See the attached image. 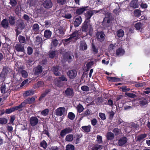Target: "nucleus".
Returning a JSON list of instances; mask_svg holds the SVG:
<instances>
[{"instance_id":"f257e3e1","label":"nucleus","mask_w":150,"mask_h":150,"mask_svg":"<svg viewBox=\"0 0 150 150\" xmlns=\"http://www.w3.org/2000/svg\"><path fill=\"white\" fill-rule=\"evenodd\" d=\"M82 30L83 31L86 32V35L89 34L91 36L93 30L89 21H85L82 26Z\"/></svg>"},{"instance_id":"f03ea898","label":"nucleus","mask_w":150,"mask_h":150,"mask_svg":"<svg viewBox=\"0 0 150 150\" xmlns=\"http://www.w3.org/2000/svg\"><path fill=\"white\" fill-rule=\"evenodd\" d=\"M104 11V9L103 8V9H101L98 11L91 10L87 11L85 13V15L86 18L85 21H89V22H90V19L93 14L99 12L103 13H104L103 11Z\"/></svg>"},{"instance_id":"7ed1b4c3","label":"nucleus","mask_w":150,"mask_h":150,"mask_svg":"<svg viewBox=\"0 0 150 150\" xmlns=\"http://www.w3.org/2000/svg\"><path fill=\"white\" fill-rule=\"evenodd\" d=\"M11 70L7 67H4L3 69V71L0 74V77L4 78L9 74Z\"/></svg>"},{"instance_id":"20e7f679","label":"nucleus","mask_w":150,"mask_h":150,"mask_svg":"<svg viewBox=\"0 0 150 150\" xmlns=\"http://www.w3.org/2000/svg\"><path fill=\"white\" fill-rule=\"evenodd\" d=\"M73 130V129L72 128L67 127L61 131L60 135L61 137H63L66 134L72 132Z\"/></svg>"},{"instance_id":"39448f33","label":"nucleus","mask_w":150,"mask_h":150,"mask_svg":"<svg viewBox=\"0 0 150 150\" xmlns=\"http://www.w3.org/2000/svg\"><path fill=\"white\" fill-rule=\"evenodd\" d=\"M105 17L104 18L102 24L104 25L106 23H110V21L111 20V14L109 12H107L105 14Z\"/></svg>"},{"instance_id":"423d86ee","label":"nucleus","mask_w":150,"mask_h":150,"mask_svg":"<svg viewBox=\"0 0 150 150\" xmlns=\"http://www.w3.org/2000/svg\"><path fill=\"white\" fill-rule=\"evenodd\" d=\"M98 40L100 42L103 41L105 39V35L102 32H98L96 35Z\"/></svg>"},{"instance_id":"0eeeda50","label":"nucleus","mask_w":150,"mask_h":150,"mask_svg":"<svg viewBox=\"0 0 150 150\" xmlns=\"http://www.w3.org/2000/svg\"><path fill=\"white\" fill-rule=\"evenodd\" d=\"M74 92L73 89L69 88H67L65 91L64 95L66 96L71 97L73 96Z\"/></svg>"},{"instance_id":"6e6552de","label":"nucleus","mask_w":150,"mask_h":150,"mask_svg":"<svg viewBox=\"0 0 150 150\" xmlns=\"http://www.w3.org/2000/svg\"><path fill=\"white\" fill-rule=\"evenodd\" d=\"M65 109L64 107H60L55 110L56 115L58 116H62L64 114Z\"/></svg>"},{"instance_id":"1a4fd4ad","label":"nucleus","mask_w":150,"mask_h":150,"mask_svg":"<svg viewBox=\"0 0 150 150\" xmlns=\"http://www.w3.org/2000/svg\"><path fill=\"white\" fill-rule=\"evenodd\" d=\"M67 74L69 78L71 79H73L76 76L77 72L75 70H72L68 71Z\"/></svg>"},{"instance_id":"9d476101","label":"nucleus","mask_w":150,"mask_h":150,"mask_svg":"<svg viewBox=\"0 0 150 150\" xmlns=\"http://www.w3.org/2000/svg\"><path fill=\"white\" fill-rule=\"evenodd\" d=\"M30 122L32 126H34L37 124L38 122V120L35 117H32L30 119Z\"/></svg>"},{"instance_id":"9b49d317","label":"nucleus","mask_w":150,"mask_h":150,"mask_svg":"<svg viewBox=\"0 0 150 150\" xmlns=\"http://www.w3.org/2000/svg\"><path fill=\"white\" fill-rule=\"evenodd\" d=\"M40 27L37 23L34 24L32 26V32L35 34H38L39 33Z\"/></svg>"},{"instance_id":"f8f14e48","label":"nucleus","mask_w":150,"mask_h":150,"mask_svg":"<svg viewBox=\"0 0 150 150\" xmlns=\"http://www.w3.org/2000/svg\"><path fill=\"white\" fill-rule=\"evenodd\" d=\"M16 50L18 52H24L25 50L23 45L19 43L17 44L15 46Z\"/></svg>"},{"instance_id":"ddd939ff","label":"nucleus","mask_w":150,"mask_h":150,"mask_svg":"<svg viewBox=\"0 0 150 150\" xmlns=\"http://www.w3.org/2000/svg\"><path fill=\"white\" fill-rule=\"evenodd\" d=\"M18 73L21 74L22 77L24 78H26L28 76L27 72L21 67H19L18 68Z\"/></svg>"},{"instance_id":"4468645a","label":"nucleus","mask_w":150,"mask_h":150,"mask_svg":"<svg viewBox=\"0 0 150 150\" xmlns=\"http://www.w3.org/2000/svg\"><path fill=\"white\" fill-rule=\"evenodd\" d=\"M127 139L126 137H122L118 140L117 145L120 146H122L127 143Z\"/></svg>"},{"instance_id":"2eb2a0df","label":"nucleus","mask_w":150,"mask_h":150,"mask_svg":"<svg viewBox=\"0 0 150 150\" xmlns=\"http://www.w3.org/2000/svg\"><path fill=\"white\" fill-rule=\"evenodd\" d=\"M65 31L64 29L62 27H59L57 28L55 30V33L58 36L61 35H64Z\"/></svg>"},{"instance_id":"dca6fc26","label":"nucleus","mask_w":150,"mask_h":150,"mask_svg":"<svg viewBox=\"0 0 150 150\" xmlns=\"http://www.w3.org/2000/svg\"><path fill=\"white\" fill-rule=\"evenodd\" d=\"M52 71L54 74L56 76H58L61 74L59 71L61 70V68L58 66H54L52 69Z\"/></svg>"},{"instance_id":"f3484780","label":"nucleus","mask_w":150,"mask_h":150,"mask_svg":"<svg viewBox=\"0 0 150 150\" xmlns=\"http://www.w3.org/2000/svg\"><path fill=\"white\" fill-rule=\"evenodd\" d=\"M139 104L141 106H143L147 105L148 103V101L146 98H139Z\"/></svg>"},{"instance_id":"a211bd4d","label":"nucleus","mask_w":150,"mask_h":150,"mask_svg":"<svg viewBox=\"0 0 150 150\" xmlns=\"http://www.w3.org/2000/svg\"><path fill=\"white\" fill-rule=\"evenodd\" d=\"M82 19L80 16H78L75 18L74 22V25L75 27H78L81 24Z\"/></svg>"},{"instance_id":"6ab92c4d","label":"nucleus","mask_w":150,"mask_h":150,"mask_svg":"<svg viewBox=\"0 0 150 150\" xmlns=\"http://www.w3.org/2000/svg\"><path fill=\"white\" fill-rule=\"evenodd\" d=\"M52 3L50 0H46L43 4V6L46 8H49L52 6Z\"/></svg>"},{"instance_id":"aec40b11","label":"nucleus","mask_w":150,"mask_h":150,"mask_svg":"<svg viewBox=\"0 0 150 150\" xmlns=\"http://www.w3.org/2000/svg\"><path fill=\"white\" fill-rule=\"evenodd\" d=\"M16 25L17 29L22 30L25 27L23 21L21 20H19L18 21Z\"/></svg>"},{"instance_id":"412c9836","label":"nucleus","mask_w":150,"mask_h":150,"mask_svg":"<svg viewBox=\"0 0 150 150\" xmlns=\"http://www.w3.org/2000/svg\"><path fill=\"white\" fill-rule=\"evenodd\" d=\"M35 100V98L32 97L31 98H28L25 100L22 103H24L25 106L26 104H30L34 103Z\"/></svg>"},{"instance_id":"4be33fe9","label":"nucleus","mask_w":150,"mask_h":150,"mask_svg":"<svg viewBox=\"0 0 150 150\" xmlns=\"http://www.w3.org/2000/svg\"><path fill=\"white\" fill-rule=\"evenodd\" d=\"M87 48V46L85 42L84 41H81L79 47L80 50H86Z\"/></svg>"},{"instance_id":"5701e85b","label":"nucleus","mask_w":150,"mask_h":150,"mask_svg":"<svg viewBox=\"0 0 150 150\" xmlns=\"http://www.w3.org/2000/svg\"><path fill=\"white\" fill-rule=\"evenodd\" d=\"M42 71V67L40 65H38L35 69V75H39L41 74Z\"/></svg>"},{"instance_id":"b1692460","label":"nucleus","mask_w":150,"mask_h":150,"mask_svg":"<svg viewBox=\"0 0 150 150\" xmlns=\"http://www.w3.org/2000/svg\"><path fill=\"white\" fill-rule=\"evenodd\" d=\"M34 93V91L33 90H29L25 92L23 95L24 97H27L30 96H32Z\"/></svg>"},{"instance_id":"393cba45","label":"nucleus","mask_w":150,"mask_h":150,"mask_svg":"<svg viewBox=\"0 0 150 150\" xmlns=\"http://www.w3.org/2000/svg\"><path fill=\"white\" fill-rule=\"evenodd\" d=\"M79 35L78 31L76 30L71 35L70 37L73 39L72 41L73 42L76 40L77 39Z\"/></svg>"},{"instance_id":"a878e982","label":"nucleus","mask_w":150,"mask_h":150,"mask_svg":"<svg viewBox=\"0 0 150 150\" xmlns=\"http://www.w3.org/2000/svg\"><path fill=\"white\" fill-rule=\"evenodd\" d=\"M81 128L83 132L88 133L90 131L91 127V126L89 125L88 126H83Z\"/></svg>"},{"instance_id":"bb28decb","label":"nucleus","mask_w":150,"mask_h":150,"mask_svg":"<svg viewBox=\"0 0 150 150\" xmlns=\"http://www.w3.org/2000/svg\"><path fill=\"white\" fill-rule=\"evenodd\" d=\"M1 24L4 28H7L8 27L9 24L8 21L6 19H4L2 21Z\"/></svg>"},{"instance_id":"cd10ccee","label":"nucleus","mask_w":150,"mask_h":150,"mask_svg":"<svg viewBox=\"0 0 150 150\" xmlns=\"http://www.w3.org/2000/svg\"><path fill=\"white\" fill-rule=\"evenodd\" d=\"M125 53L124 50L122 48H119L116 51V54L118 56H121L123 55Z\"/></svg>"},{"instance_id":"c85d7f7f","label":"nucleus","mask_w":150,"mask_h":150,"mask_svg":"<svg viewBox=\"0 0 150 150\" xmlns=\"http://www.w3.org/2000/svg\"><path fill=\"white\" fill-rule=\"evenodd\" d=\"M130 6L131 7L134 8H137L138 7L137 1L135 0H133L131 1Z\"/></svg>"},{"instance_id":"c756f323","label":"nucleus","mask_w":150,"mask_h":150,"mask_svg":"<svg viewBox=\"0 0 150 150\" xmlns=\"http://www.w3.org/2000/svg\"><path fill=\"white\" fill-rule=\"evenodd\" d=\"M52 35V32L49 30H46L44 32V37L47 38H50Z\"/></svg>"},{"instance_id":"7c9ffc66","label":"nucleus","mask_w":150,"mask_h":150,"mask_svg":"<svg viewBox=\"0 0 150 150\" xmlns=\"http://www.w3.org/2000/svg\"><path fill=\"white\" fill-rule=\"evenodd\" d=\"M106 137L108 140H112L114 137V135L112 133L109 132L107 133Z\"/></svg>"},{"instance_id":"2f4dec72","label":"nucleus","mask_w":150,"mask_h":150,"mask_svg":"<svg viewBox=\"0 0 150 150\" xmlns=\"http://www.w3.org/2000/svg\"><path fill=\"white\" fill-rule=\"evenodd\" d=\"M64 57L67 58V59L69 61H70L73 59L74 56L72 54L67 53L65 54Z\"/></svg>"},{"instance_id":"473e14b6","label":"nucleus","mask_w":150,"mask_h":150,"mask_svg":"<svg viewBox=\"0 0 150 150\" xmlns=\"http://www.w3.org/2000/svg\"><path fill=\"white\" fill-rule=\"evenodd\" d=\"M93 150H105V149L103 146L97 144L93 147Z\"/></svg>"},{"instance_id":"72a5a7b5","label":"nucleus","mask_w":150,"mask_h":150,"mask_svg":"<svg viewBox=\"0 0 150 150\" xmlns=\"http://www.w3.org/2000/svg\"><path fill=\"white\" fill-rule=\"evenodd\" d=\"M76 108L78 112L79 113L82 112L84 109L83 106L80 104L77 105L76 107Z\"/></svg>"},{"instance_id":"f704fd0d","label":"nucleus","mask_w":150,"mask_h":150,"mask_svg":"<svg viewBox=\"0 0 150 150\" xmlns=\"http://www.w3.org/2000/svg\"><path fill=\"white\" fill-rule=\"evenodd\" d=\"M73 139V135L72 134H68L67 135L65 138L66 141L69 142L72 141Z\"/></svg>"},{"instance_id":"c9c22d12","label":"nucleus","mask_w":150,"mask_h":150,"mask_svg":"<svg viewBox=\"0 0 150 150\" xmlns=\"http://www.w3.org/2000/svg\"><path fill=\"white\" fill-rule=\"evenodd\" d=\"M8 21L11 25H14L15 23V19L14 17L11 16L9 17Z\"/></svg>"},{"instance_id":"e433bc0d","label":"nucleus","mask_w":150,"mask_h":150,"mask_svg":"<svg viewBox=\"0 0 150 150\" xmlns=\"http://www.w3.org/2000/svg\"><path fill=\"white\" fill-rule=\"evenodd\" d=\"M117 35L119 37H122L124 35V32L122 29H120L117 32Z\"/></svg>"},{"instance_id":"4c0bfd02","label":"nucleus","mask_w":150,"mask_h":150,"mask_svg":"<svg viewBox=\"0 0 150 150\" xmlns=\"http://www.w3.org/2000/svg\"><path fill=\"white\" fill-rule=\"evenodd\" d=\"M50 91L49 89H47L45 90V91L41 95L40 97L39 98V101L41 100L42 98L45 97L46 96L47 94Z\"/></svg>"},{"instance_id":"58836bf2","label":"nucleus","mask_w":150,"mask_h":150,"mask_svg":"<svg viewBox=\"0 0 150 150\" xmlns=\"http://www.w3.org/2000/svg\"><path fill=\"white\" fill-rule=\"evenodd\" d=\"M85 10V8H80L76 10V13L80 15L82 14Z\"/></svg>"},{"instance_id":"ea45409f","label":"nucleus","mask_w":150,"mask_h":150,"mask_svg":"<svg viewBox=\"0 0 150 150\" xmlns=\"http://www.w3.org/2000/svg\"><path fill=\"white\" fill-rule=\"evenodd\" d=\"M18 40L20 43H24L25 41V38L21 35H20L18 37Z\"/></svg>"},{"instance_id":"a19ab883","label":"nucleus","mask_w":150,"mask_h":150,"mask_svg":"<svg viewBox=\"0 0 150 150\" xmlns=\"http://www.w3.org/2000/svg\"><path fill=\"white\" fill-rule=\"evenodd\" d=\"M55 85L59 87H61L62 86V84L60 79H56L55 81Z\"/></svg>"},{"instance_id":"79ce46f5","label":"nucleus","mask_w":150,"mask_h":150,"mask_svg":"<svg viewBox=\"0 0 150 150\" xmlns=\"http://www.w3.org/2000/svg\"><path fill=\"white\" fill-rule=\"evenodd\" d=\"M146 134H141L138 136L137 137V140L139 141H141L146 137Z\"/></svg>"},{"instance_id":"37998d69","label":"nucleus","mask_w":150,"mask_h":150,"mask_svg":"<svg viewBox=\"0 0 150 150\" xmlns=\"http://www.w3.org/2000/svg\"><path fill=\"white\" fill-rule=\"evenodd\" d=\"M66 150H74V147L73 145L69 144L66 146Z\"/></svg>"},{"instance_id":"c03bdc74","label":"nucleus","mask_w":150,"mask_h":150,"mask_svg":"<svg viewBox=\"0 0 150 150\" xmlns=\"http://www.w3.org/2000/svg\"><path fill=\"white\" fill-rule=\"evenodd\" d=\"M125 94L127 96L131 98H134L137 97V96L135 94L131 93H126Z\"/></svg>"},{"instance_id":"a18cd8bd","label":"nucleus","mask_w":150,"mask_h":150,"mask_svg":"<svg viewBox=\"0 0 150 150\" xmlns=\"http://www.w3.org/2000/svg\"><path fill=\"white\" fill-rule=\"evenodd\" d=\"M36 39L35 41V42L37 45H38L40 44L42 41V39L39 36L36 37Z\"/></svg>"},{"instance_id":"49530a36","label":"nucleus","mask_w":150,"mask_h":150,"mask_svg":"<svg viewBox=\"0 0 150 150\" xmlns=\"http://www.w3.org/2000/svg\"><path fill=\"white\" fill-rule=\"evenodd\" d=\"M24 106V103H22L19 105L15 107H13L14 108V111L17 110L21 108Z\"/></svg>"},{"instance_id":"de8ad7c7","label":"nucleus","mask_w":150,"mask_h":150,"mask_svg":"<svg viewBox=\"0 0 150 150\" xmlns=\"http://www.w3.org/2000/svg\"><path fill=\"white\" fill-rule=\"evenodd\" d=\"M49 112V110L48 109H46L41 112V114L43 116H45L48 115Z\"/></svg>"},{"instance_id":"09e8293b","label":"nucleus","mask_w":150,"mask_h":150,"mask_svg":"<svg viewBox=\"0 0 150 150\" xmlns=\"http://www.w3.org/2000/svg\"><path fill=\"white\" fill-rule=\"evenodd\" d=\"M0 89L1 93H5L7 92L6 86L4 85L1 86Z\"/></svg>"},{"instance_id":"8fccbe9b","label":"nucleus","mask_w":150,"mask_h":150,"mask_svg":"<svg viewBox=\"0 0 150 150\" xmlns=\"http://www.w3.org/2000/svg\"><path fill=\"white\" fill-rule=\"evenodd\" d=\"M108 79L109 80L112 81H118L120 80L119 79L115 77H108Z\"/></svg>"},{"instance_id":"3c124183","label":"nucleus","mask_w":150,"mask_h":150,"mask_svg":"<svg viewBox=\"0 0 150 150\" xmlns=\"http://www.w3.org/2000/svg\"><path fill=\"white\" fill-rule=\"evenodd\" d=\"M97 142L99 144L102 143V137L101 136L98 135L97 136Z\"/></svg>"},{"instance_id":"603ef678","label":"nucleus","mask_w":150,"mask_h":150,"mask_svg":"<svg viewBox=\"0 0 150 150\" xmlns=\"http://www.w3.org/2000/svg\"><path fill=\"white\" fill-rule=\"evenodd\" d=\"M141 13V11L139 9H136L134 11V15L136 16H140Z\"/></svg>"},{"instance_id":"864d4df0","label":"nucleus","mask_w":150,"mask_h":150,"mask_svg":"<svg viewBox=\"0 0 150 150\" xmlns=\"http://www.w3.org/2000/svg\"><path fill=\"white\" fill-rule=\"evenodd\" d=\"M40 146L44 149H45L47 146V144L45 141L43 140L41 142Z\"/></svg>"},{"instance_id":"5fc2aeb1","label":"nucleus","mask_w":150,"mask_h":150,"mask_svg":"<svg viewBox=\"0 0 150 150\" xmlns=\"http://www.w3.org/2000/svg\"><path fill=\"white\" fill-rule=\"evenodd\" d=\"M7 120L4 118H0V123L1 124H5L7 123Z\"/></svg>"},{"instance_id":"6e6d98bb","label":"nucleus","mask_w":150,"mask_h":150,"mask_svg":"<svg viewBox=\"0 0 150 150\" xmlns=\"http://www.w3.org/2000/svg\"><path fill=\"white\" fill-rule=\"evenodd\" d=\"M27 52L28 54H31L33 52V49L30 47H28L27 48Z\"/></svg>"},{"instance_id":"4d7b16f0","label":"nucleus","mask_w":150,"mask_h":150,"mask_svg":"<svg viewBox=\"0 0 150 150\" xmlns=\"http://www.w3.org/2000/svg\"><path fill=\"white\" fill-rule=\"evenodd\" d=\"M68 117L71 120H73L75 117V115L72 112H69L68 115Z\"/></svg>"},{"instance_id":"13d9d810","label":"nucleus","mask_w":150,"mask_h":150,"mask_svg":"<svg viewBox=\"0 0 150 150\" xmlns=\"http://www.w3.org/2000/svg\"><path fill=\"white\" fill-rule=\"evenodd\" d=\"M55 51H52L50 52H49V56L50 58H53L55 56Z\"/></svg>"},{"instance_id":"bf43d9fd","label":"nucleus","mask_w":150,"mask_h":150,"mask_svg":"<svg viewBox=\"0 0 150 150\" xmlns=\"http://www.w3.org/2000/svg\"><path fill=\"white\" fill-rule=\"evenodd\" d=\"M90 112L89 110L87 109L83 113V116L86 117L90 115Z\"/></svg>"},{"instance_id":"052dcab7","label":"nucleus","mask_w":150,"mask_h":150,"mask_svg":"<svg viewBox=\"0 0 150 150\" xmlns=\"http://www.w3.org/2000/svg\"><path fill=\"white\" fill-rule=\"evenodd\" d=\"M52 44L53 46H56L58 44V41L56 39H54L52 41Z\"/></svg>"},{"instance_id":"680f3d73","label":"nucleus","mask_w":150,"mask_h":150,"mask_svg":"<svg viewBox=\"0 0 150 150\" xmlns=\"http://www.w3.org/2000/svg\"><path fill=\"white\" fill-rule=\"evenodd\" d=\"M81 89L83 91H89V87L86 86H82Z\"/></svg>"},{"instance_id":"e2e57ef3","label":"nucleus","mask_w":150,"mask_h":150,"mask_svg":"<svg viewBox=\"0 0 150 150\" xmlns=\"http://www.w3.org/2000/svg\"><path fill=\"white\" fill-rule=\"evenodd\" d=\"M142 26V25L140 23H136L135 26V28L137 30L140 29Z\"/></svg>"},{"instance_id":"0e129e2a","label":"nucleus","mask_w":150,"mask_h":150,"mask_svg":"<svg viewBox=\"0 0 150 150\" xmlns=\"http://www.w3.org/2000/svg\"><path fill=\"white\" fill-rule=\"evenodd\" d=\"M99 115L102 120H104L106 119V117L105 114L100 112L99 113Z\"/></svg>"},{"instance_id":"69168bd1","label":"nucleus","mask_w":150,"mask_h":150,"mask_svg":"<svg viewBox=\"0 0 150 150\" xmlns=\"http://www.w3.org/2000/svg\"><path fill=\"white\" fill-rule=\"evenodd\" d=\"M120 9L119 7V6H118V8L114 10L113 11V12L116 15H117L119 14V13L120 12Z\"/></svg>"},{"instance_id":"338daca9","label":"nucleus","mask_w":150,"mask_h":150,"mask_svg":"<svg viewBox=\"0 0 150 150\" xmlns=\"http://www.w3.org/2000/svg\"><path fill=\"white\" fill-rule=\"evenodd\" d=\"M10 3L11 5L13 6H15L17 4L16 0H10Z\"/></svg>"},{"instance_id":"774afa93","label":"nucleus","mask_w":150,"mask_h":150,"mask_svg":"<svg viewBox=\"0 0 150 150\" xmlns=\"http://www.w3.org/2000/svg\"><path fill=\"white\" fill-rule=\"evenodd\" d=\"M113 132L116 135H117L120 132V130L117 128H115L113 129Z\"/></svg>"}]
</instances>
